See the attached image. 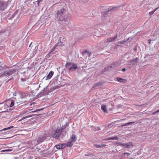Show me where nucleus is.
Masks as SVG:
<instances>
[{
	"mask_svg": "<svg viewBox=\"0 0 159 159\" xmlns=\"http://www.w3.org/2000/svg\"><path fill=\"white\" fill-rule=\"evenodd\" d=\"M66 11V10L64 8H61L60 10H58L56 18L58 21H61L60 22L62 24L64 23L66 25H67L69 22V20L66 17H67L65 15Z\"/></svg>",
	"mask_w": 159,
	"mask_h": 159,
	"instance_id": "1",
	"label": "nucleus"
},
{
	"mask_svg": "<svg viewBox=\"0 0 159 159\" xmlns=\"http://www.w3.org/2000/svg\"><path fill=\"white\" fill-rule=\"evenodd\" d=\"M16 72V69H11L7 66H0V77H8Z\"/></svg>",
	"mask_w": 159,
	"mask_h": 159,
	"instance_id": "2",
	"label": "nucleus"
},
{
	"mask_svg": "<svg viewBox=\"0 0 159 159\" xmlns=\"http://www.w3.org/2000/svg\"><path fill=\"white\" fill-rule=\"evenodd\" d=\"M51 138V134L48 132H45L44 134L40 135L37 139L35 140V145H37L43 142L45 140H49Z\"/></svg>",
	"mask_w": 159,
	"mask_h": 159,
	"instance_id": "3",
	"label": "nucleus"
},
{
	"mask_svg": "<svg viewBox=\"0 0 159 159\" xmlns=\"http://www.w3.org/2000/svg\"><path fill=\"white\" fill-rule=\"evenodd\" d=\"M65 67L66 69H68L69 72H72L75 71L78 68L77 65L73 62H67L65 65Z\"/></svg>",
	"mask_w": 159,
	"mask_h": 159,
	"instance_id": "4",
	"label": "nucleus"
},
{
	"mask_svg": "<svg viewBox=\"0 0 159 159\" xmlns=\"http://www.w3.org/2000/svg\"><path fill=\"white\" fill-rule=\"evenodd\" d=\"M62 133L59 129H57L52 132L51 137V136L52 138L56 139H58Z\"/></svg>",
	"mask_w": 159,
	"mask_h": 159,
	"instance_id": "5",
	"label": "nucleus"
},
{
	"mask_svg": "<svg viewBox=\"0 0 159 159\" xmlns=\"http://www.w3.org/2000/svg\"><path fill=\"white\" fill-rule=\"evenodd\" d=\"M20 95V97L18 98V102H16L17 104L18 103H20L21 104L25 102L26 101L21 100V99H23L27 97L28 94L27 93H20L18 94Z\"/></svg>",
	"mask_w": 159,
	"mask_h": 159,
	"instance_id": "6",
	"label": "nucleus"
},
{
	"mask_svg": "<svg viewBox=\"0 0 159 159\" xmlns=\"http://www.w3.org/2000/svg\"><path fill=\"white\" fill-rule=\"evenodd\" d=\"M7 4L3 1H0V12L3 11L7 8Z\"/></svg>",
	"mask_w": 159,
	"mask_h": 159,
	"instance_id": "7",
	"label": "nucleus"
},
{
	"mask_svg": "<svg viewBox=\"0 0 159 159\" xmlns=\"http://www.w3.org/2000/svg\"><path fill=\"white\" fill-rule=\"evenodd\" d=\"M48 86H46L44 87L43 89L41 91V92H39L36 96L37 98H39L42 96L46 95L47 94V92L45 90L47 89Z\"/></svg>",
	"mask_w": 159,
	"mask_h": 159,
	"instance_id": "8",
	"label": "nucleus"
},
{
	"mask_svg": "<svg viewBox=\"0 0 159 159\" xmlns=\"http://www.w3.org/2000/svg\"><path fill=\"white\" fill-rule=\"evenodd\" d=\"M116 8V7H110L109 8L108 10L107 11L105 12H102V15H103V17H104V18H107V16H108V11H109L110 10L114 9V8Z\"/></svg>",
	"mask_w": 159,
	"mask_h": 159,
	"instance_id": "9",
	"label": "nucleus"
},
{
	"mask_svg": "<svg viewBox=\"0 0 159 159\" xmlns=\"http://www.w3.org/2000/svg\"><path fill=\"white\" fill-rule=\"evenodd\" d=\"M54 73L53 71H50L49 74L47 75L46 77H45L44 78H45L46 80H49L51 78L53 75Z\"/></svg>",
	"mask_w": 159,
	"mask_h": 159,
	"instance_id": "10",
	"label": "nucleus"
},
{
	"mask_svg": "<svg viewBox=\"0 0 159 159\" xmlns=\"http://www.w3.org/2000/svg\"><path fill=\"white\" fill-rule=\"evenodd\" d=\"M117 37V34L116 36L113 38H110L107 39V42H114L116 41Z\"/></svg>",
	"mask_w": 159,
	"mask_h": 159,
	"instance_id": "11",
	"label": "nucleus"
},
{
	"mask_svg": "<svg viewBox=\"0 0 159 159\" xmlns=\"http://www.w3.org/2000/svg\"><path fill=\"white\" fill-rule=\"evenodd\" d=\"M116 63H114L113 64H111V66H108L107 68H105L104 69V70L105 71L108 70H110L112 67H114V66L116 64Z\"/></svg>",
	"mask_w": 159,
	"mask_h": 159,
	"instance_id": "12",
	"label": "nucleus"
},
{
	"mask_svg": "<svg viewBox=\"0 0 159 159\" xmlns=\"http://www.w3.org/2000/svg\"><path fill=\"white\" fill-rule=\"evenodd\" d=\"M139 59L138 57H136L134 59L130 60L129 61L130 65L132 64L133 65H135Z\"/></svg>",
	"mask_w": 159,
	"mask_h": 159,
	"instance_id": "13",
	"label": "nucleus"
},
{
	"mask_svg": "<svg viewBox=\"0 0 159 159\" xmlns=\"http://www.w3.org/2000/svg\"><path fill=\"white\" fill-rule=\"evenodd\" d=\"M106 145L105 144H94L93 145V147L96 148H100L105 146Z\"/></svg>",
	"mask_w": 159,
	"mask_h": 159,
	"instance_id": "14",
	"label": "nucleus"
},
{
	"mask_svg": "<svg viewBox=\"0 0 159 159\" xmlns=\"http://www.w3.org/2000/svg\"><path fill=\"white\" fill-rule=\"evenodd\" d=\"M43 109V108H41V109H37L36 110H35V111H31V112H30V111L31 110H30V109H28V110H25L24 111V112H25V113H27V112H29L30 113H32L34 112H36L37 111H40L42 110Z\"/></svg>",
	"mask_w": 159,
	"mask_h": 159,
	"instance_id": "15",
	"label": "nucleus"
},
{
	"mask_svg": "<svg viewBox=\"0 0 159 159\" xmlns=\"http://www.w3.org/2000/svg\"><path fill=\"white\" fill-rule=\"evenodd\" d=\"M102 84L101 82H98L94 84L93 88L95 89H98V87L100 86H102Z\"/></svg>",
	"mask_w": 159,
	"mask_h": 159,
	"instance_id": "16",
	"label": "nucleus"
},
{
	"mask_svg": "<svg viewBox=\"0 0 159 159\" xmlns=\"http://www.w3.org/2000/svg\"><path fill=\"white\" fill-rule=\"evenodd\" d=\"M77 138L75 134H72L71 138V140L73 142H75L77 140Z\"/></svg>",
	"mask_w": 159,
	"mask_h": 159,
	"instance_id": "17",
	"label": "nucleus"
},
{
	"mask_svg": "<svg viewBox=\"0 0 159 159\" xmlns=\"http://www.w3.org/2000/svg\"><path fill=\"white\" fill-rule=\"evenodd\" d=\"M130 145H132V143L130 142H129L127 143H124L123 144V146L125 148H129Z\"/></svg>",
	"mask_w": 159,
	"mask_h": 159,
	"instance_id": "18",
	"label": "nucleus"
},
{
	"mask_svg": "<svg viewBox=\"0 0 159 159\" xmlns=\"http://www.w3.org/2000/svg\"><path fill=\"white\" fill-rule=\"evenodd\" d=\"M102 110L104 112L107 113V110L106 107L105 105H102L101 106Z\"/></svg>",
	"mask_w": 159,
	"mask_h": 159,
	"instance_id": "19",
	"label": "nucleus"
},
{
	"mask_svg": "<svg viewBox=\"0 0 159 159\" xmlns=\"http://www.w3.org/2000/svg\"><path fill=\"white\" fill-rule=\"evenodd\" d=\"M69 124L68 122H66L65 125L62 127L61 128L59 129L62 132L63 130L66 127L68 126Z\"/></svg>",
	"mask_w": 159,
	"mask_h": 159,
	"instance_id": "20",
	"label": "nucleus"
},
{
	"mask_svg": "<svg viewBox=\"0 0 159 159\" xmlns=\"http://www.w3.org/2000/svg\"><path fill=\"white\" fill-rule=\"evenodd\" d=\"M134 123V122H129L128 123H125L123 125H122V126H128L129 125H132Z\"/></svg>",
	"mask_w": 159,
	"mask_h": 159,
	"instance_id": "21",
	"label": "nucleus"
},
{
	"mask_svg": "<svg viewBox=\"0 0 159 159\" xmlns=\"http://www.w3.org/2000/svg\"><path fill=\"white\" fill-rule=\"evenodd\" d=\"M159 8V6L158 7H157V8H155L152 11L150 12L149 13V15H152L154 13V12L155 11H156L157 10H158Z\"/></svg>",
	"mask_w": 159,
	"mask_h": 159,
	"instance_id": "22",
	"label": "nucleus"
},
{
	"mask_svg": "<svg viewBox=\"0 0 159 159\" xmlns=\"http://www.w3.org/2000/svg\"><path fill=\"white\" fill-rule=\"evenodd\" d=\"M62 45V43L61 41H60L59 42H57L54 46L56 47L57 46H61Z\"/></svg>",
	"mask_w": 159,
	"mask_h": 159,
	"instance_id": "23",
	"label": "nucleus"
},
{
	"mask_svg": "<svg viewBox=\"0 0 159 159\" xmlns=\"http://www.w3.org/2000/svg\"><path fill=\"white\" fill-rule=\"evenodd\" d=\"M61 144L57 145L55 146L56 148L58 149H62V147L61 146Z\"/></svg>",
	"mask_w": 159,
	"mask_h": 159,
	"instance_id": "24",
	"label": "nucleus"
},
{
	"mask_svg": "<svg viewBox=\"0 0 159 159\" xmlns=\"http://www.w3.org/2000/svg\"><path fill=\"white\" fill-rule=\"evenodd\" d=\"M56 47L54 46L50 50V51L48 52V54L50 55L51 53L55 50Z\"/></svg>",
	"mask_w": 159,
	"mask_h": 159,
	"instance_id": "25",
	"label": "nucleus"
},
{
	"mask_svg": "<svg viewBox=\"0 0 159 159\" xmlns=\"http://www.w3.org/2000/svg\"><path fill=\"white\" fill-rule=\"evenodd\" d=\"M72 141H71L70 142H68L66 144L67 146L70 147L72 146L73 145V144L72 143Z\"/></svg>",
	"mask_w": 159,
	"mask_h": 159,
	"instance_id": "26",
	"label": "nucleus"
},
{
	"mask_svg": "<svg viewBox=\"0 0 159 159\" xmlns=\"http://www.w3.org/2000/svg\"><path fill=\"white\" fill-rule=\"evenodd\" d=\"M84 155L85 156H90V157H93V155L91 154L90 152H87L84 154Z\"/></svg>",
	"mask_w": 159,
	"mask_h": 159,
	"instance_id": "27",
	"label": "nucleus"
},
{
	"mask_svg": "<svg viewBox=\"0 0 159 159\" xmlns=\"http://www.w3.org/2000/svg\"><path fill=\"white\" fill-rule=\"evenodd\" d=\"M118 137L117 136H115L111 137V139L112 140H117L118 139Z\"/></svg>",
	"mask_w": 159,
	"mask_h": 159,
	"instance_id": "28",
	"label": "nucleus"
},
{
	"mask_svg": "<svg viewBox=\"0 0 159 159\" xmlns=\"http://www.w3.org/2000/svg\"><path fill=\"white\" fill-rule=\"evenodd\" d=\"M117 80L120 82H122L123 81V79L122 78H119V77H117Z\"/></svg>",
	"mask_w": 159,
	"mask_h": 159,
	"instance_id": "29",
	"label": "nucleus"
},
{
	"mask_svg": "<svg viewBox=\"0 0 159 159\" xmlns=\"http://www.w3.org/2000/svg\"><path fill=\"white\" fill-rule=\"evenodd\" d=\"M13 127H14V126H11L9 127H7V128L4 129H3V130H6L9 129H11L12 128H13Z\"/></svg>",
	"mask_w": 159,
	"mask_h": 159,
	"instance_id": "30",
	"label": "nucleus"
},
{
	"mask_svg": "<svg viewBox=\"0 0 159 159\" xmlns=\"http://www.w3.org/2000/svg\"><path fill=\"white\" fill-rule=\"evenodd\" d=\"M61 144V146L62 147V149L64 148H65L66 146H67V145L66 143H62Z\"/></svg>",
	"mask_w": 159,
	"mask_h": 159,
	"instance_id": "31",
	"label": "nucleus"
},
{
	"mask_svg": "<svg viewBox=\"0 0 159 159\" xmlns=\"http://www.w3.org/2000/svg\"><path fill=\"white\" fill-rule=\"evenodd\" d=\"M14 101L13 100H12L11 101V103L10 105V107H13L14 105Z\"/></svg>",
	"mask_w": 159,
	"mask_h": 159,
	"instance_id": "32",
	"label": "nucleus"
},
{
	"mask_svg": "<svg viewBox=\"0 0 159 159\" xmlns=\"http://www.w3.org/2000/svg\"><path fill=\"white\" fill-rule=\"evenodd\" d=\"M33 115H30L26 116L25 117L22 118V119H24L25 118H28V117H31L32 116H33Z\"/></svg>",
	"mask_w": 159,
	"mask_h": 159,
	"instance_id": "33",
	"label": "nucleus"
},
{
	"mask_svg": "<svg viewBox=\"0 0 159 159\" xmlns=\"http://www.w3.org/2000/svg\"><path fill=\"white\" fill-rule=\"evenodd\" d=\"M116 144H117L118 145H119L120 146H123V144H122L121 142H116Z\"/></svg>",
	"mask_w": 159,
	"mask_h": 159,
	"instance_id": "34",
	"label": "nucleus"
},
{
	"mask_svg": "<svg viewBox=\"0 0 159 159\" xmlns=\"http://www.w3.org/2000/svg\"><path fill=\"white\" fill-rule=\"evenodd\" d=\"M129 155V154L128 153L125 152L124 153V155L125 157H128Z\"/></svg>",
	"mask_w": 159,
	"mask_h": 159,
	"instance_id": "35",
	"label": "nucleus"
},
{
	"mask_svg": "<svg viewBox=\"0 0 159 159\" xmlns=\"http://www.w3.org/2000/svg\"><path fill=\"white\" fill-rule=\"evenodd\" d=\"M159 112V109L157 110V111H156L155 112H153L152 113V115H155L157 113Z\"/></svg>",
	"mask_w": 159,
	"mask_h": 159,
	"instance_id": "36",
	"label": "nucleus"
},
{
	"mask_svg": "<svg viewBox=\"0 0 159 159\" xmlns=\"http://www.w3.org/2000/svg\"><path fill=\"white\" fill-rule=\"evenodd\" d=\"M95 129V130H100L101 129L98 126L97 127H96Z\"/></svg>",
	"mask_w": 159,
	"mask_h": 159,
	"instance_id": "37",
	"label": "nucleus"
},
{
	"mask_svg": "<svg viewBox=\"0 0 159 159\" xmlns=\"http://www.w3.org/2000/svg\"><path fill=\"white\" fill-rule=\"evenodd\" d=\"M61 39H62V40H63H63H64V41H65V38H63V37H60L59 38V39H58V40L61 41Z\"/></svg>",
	"mask_w": 159,
	"mask_h": 159,
	"instance_id": "38",
	"label": "nucleus"
},
{
	"mask_svg": "<svg viewBox=\"0 0 159 159\" xmlns=\"http://www.w3.org/2000/svg\"><path fill=\"white\" fill-rule=\"evenodd\" d=\"M126 41H125V40H123V41L119 42V43H120V44H124Z\"/></svg>",
	"mask_w": 159,
	"mask_h": 159,
	"instance_id": "39",
	"label": "nucleus"
},
{
	"mask_svg": "<svg viewBox=\"0 0 159 159\" xmlns=\"http://www.w3.org/2000/svg\"><path fill=\"white\" fill-rule=\"evenodd\" d=\"M112 140L111 139V137H110V138H107V139H104L103 140H105V141H107V140Z\"/></svg>",
	"mask_w": 159,
	"mask_h": 159,
	"instance_id": "40",
	"label": "nucleus"
},
{
	"mask_svg": "<svg viewBox=\"0 0 159 159\" xmlns=\"http://www.w3.org/2000/svg\"><path fill=\"white\" fill-rule=\"evenodd\" d=\"M12 151V149H6V152H10Z\"/></svg>",
	"mask_w": 159,
	"mask_h": 159,
	"instance_id": "41",
	"label": "nucleus"
},
{
	"mask_svg": "<svg viewBox=\"0 0 159 159\" xmlns=\"http://www.w3.org/2000/svg\"><path fill=\"white\" fill-rule=\"evenodd\" d=\"M60 87V86H56L54 87V89H57Z\"/></svg>",
	"mask_w": 159,
	"mask_h": 159,
	"instance_id": "42",
	"label": "nucleus"
},
{
	"mask_svg": "<svg viewBox=\"0 0 159 159\" xmlns=\"http://www.w3.org/2000/svg\"><path fill=\"white\" fill-rule=\"evenodd\" d=\"M95 128H96V127H95L94 126H91V128L92 130H94V131H95Z\"/></svg>",
	"mask_w": 159,
	"mask_h": 159,
	"instance_id": "43",
	"label": "nucleus"
},
{
	"mask_svg": "<svg viewBox=\"0 0 159 159\" xmlns=\"http://www.w3.org/2000/svg\"><path fill=\"white\" fill-rule=\"evenodd\" d=\"M21 80L23 82H25L26 81V79H24V78H21Z\"/></svg>",
	"mask_w": 159,
	"mask_h": 159,
	"instance_id": "44",
	"label": "nucleus"
},
{
	"mask_svg": "<svg viewBox=\"0 0 159 159\" xmlns=\"http://www.w3.org/2000/svg\"><path fill=\"white\" fill-rule=\"evenodd\" d=\"M85 53H87L88 54H89V52L87 51H85L84 52H82V54H84Z\"/></svg>",
	"mask_w": 159,
	"mask_h": 159,
	"instance_id": "45",
	"label": "nucleus"
},
{
	"mask_svg": "<svg viewBox=\"0 0 159 159\" xmlns=\"http://www.w3.org/2000/svg\"><path fill=\"white\" fill-rule=\"evenodd\" d=\"M5 31V30H1L0 31V34L2 33H4V32Z\"/></svg>",
	"mask_w": 159,
	"mask_h": 159,
	"instance_id": "46",
	"label": "nucleus"
},
{
	"mask_svg": "<svg viewBox=\"0 0 159 159\" xmlns=\"http://www.w3.org/2000/svg\"><path fill=\"white\" fill-rule=\"evenodd\" d=\"M42 0H38L37 1V2H38V5H39V3L40 2H41L42 1Z\"/></svg>",
	"mask_w": 159,
	"mask_h": 159,
	"instance_id": "47",
	"label": "nucleus"
},
{
	"mask_svg": "<svg viewBox=\"0 0 159 159\" xmlns=\"http://www.w3.org/2000/svg\"><path fill=\"white\" fill-rule=\"evenodd\" d=\"M151 41H152V40L151 39H149L148 40V41H149L148 43H149V44H150V43H151Z\"/></svg>",
	"mask_w": 159,
	"mask_h": 159,
	"instance_id": "48",
	"label": "nucleus"
},
{
	"mask_svg": "<svg viewBox=\"0 0 159 159\" xmlns=\"http://www.w3.org/2000/svg\"><path fill=\"white\" fill-rule=\"evenodd\" d=\"M1 152H6V149L5 150H2L1 151Z\"/></svg>",
	"mask_w": 159,
	"mask_h": 159,
	"instance_id": "49",
	"label": "nucleus"
},
{
	"mask_svg": "<svg viewBox=\"0 0 159 159\" xmlns=\"http://www.w3.org/2000/svg\"><path fill=\"white\" fill-rule=\"evenodd\" d=\"M126 70V69L125 68H124L122 69V71H125Z\"/></svg>",
	"mask_w": 159,
	"mask_h": 159,
	"instance_id": "50",
	"label": "nucleus"
},
{
	"mask_svg": "<svg viewBox=\"0 0 159 159\" xmlns=\"http://www.w3.org/2000/svg\"><path fill=\"white\" fill-rule=\"evenodd\" d=\"M13 95L15 96H16L17 94V93H16L13 94Z\"/></svg>",
	"mask_w": 159,
	"mask_h": 159,
	"instance_id": "51",
	"label": "nucleus"
},
{
	"mask_svg": "<svg viewBox=\"0 0 159 159\" xmlns=\"http://www.w3.org/2000/svg\"><path fill=\"white\" fill-rule=\"evenodd\" d=\"M31 115H34L33 116H34V115H36V116H39V114H31Z\"/></svg>",
	"mask_w": 159,
	"mask_h": 159,
	"instance_id": "52",
	"label": "nucleus"
},
{
	"mask_svg": "<svg viewBox=\"0 0 159 159\" xmlns=\"http://www.w3.org/2000/svg\"><path fill=\"white\" fill-rule=\"evenodd\" d=\"M134 50H137V48H134Z\"/></svg>",
	"mask_w": 159,
	"mask_h": 159,
	"instance_id": "53",
	"label": "nucleus"
},
{
	"mask_svg": "<svg viewBox=\"0 0 159 159\" xmlns=\"http://www.w3.org/2000/svg\"><path fill=\"white\" fill-rule=\"evenodd\" d=\"M94 11H95V10H93L92 12H93Z\"/></svg>",
	"mask_w": 159,
	"mask_h": 159,
	"instance_id": "54",
	"label": "nucleus"
},
{
	"mask_svg": "<svg viewBox=\"0 0 159 159\" xmlns=\"http://www.w3.org/2000/svg\"><path fill=\"white\" fill-rule=\"evenodd\" d=\"M6 153H5L4 154H6ZM3 154V153H1V154Z\"/></svg>",
	"mask_w": 159,
	"mask_h": 159,
	"instance_id": "55",
	"label": "nucleus"
},
{
	"mask_svg": "<svg viewBox=\"0 0 159 159\" xmlns=\"http://www.w3.org/2000/svg\"><path fill=\"white\" fill-rule=\"evenodd\" d=\"M21 120H19L18 121H20Z\"/></svg>",
	"mask_w": 159,
	"mask_h": 159,
	"instance_id": "56",
	"label": "nucleus"
},
{
	"mask_svg": "<svg viewBox=\"0 0 159 159\" xmlns=\"http://www.w3.org/2000/svg\"><path fill=\"white\" fill-rule=\"evenodd\" d=\"M128 39H127V41Z\"/></svg>",
	"mask_w": 159,
	"mask_h": 159,
	"instance_id": "57",
	"label": "nucleus"
},
{
	"mask_svg": "<svg viewBox=\"0 0 159 159\" xmlns=\"http://www.w3.org/2000/svg\"><path fill=\"white\" fill-rule=\"evenodd\" d=\"M2 104V103H0V104Z\"/></svg>",
	"mask_w": 159,
	"mask_h": 159,
	"instance_id": "58",
	"label": "nucleus"
}]
</instances>
